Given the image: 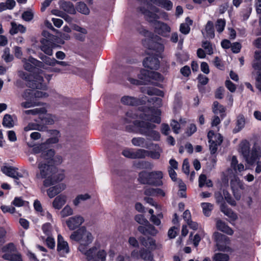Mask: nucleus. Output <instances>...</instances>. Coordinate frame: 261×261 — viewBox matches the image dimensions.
I'll use <instances>...</instances> for the list:
<instances>
[{
	"instance_id": "obj_1",
	"label": "nucleus",
	"mask_w": 261,
	"mask_h": 261,
	"mask_svg": "<svg viewBox=\"0 0 261 261\" xmlns=\"http://www.w3.org/2000/svg\"><path fill=\"white\" fill-rule=\"evenodd\" d=\"M161 111L152 108H146L145 111L140 114L134 113L129 111L126 113V116L130 118L129 121L139 117L142 120H135L133 123L138 128V133L146 136L148 139L158 141L160 140V133L154 129L156 126L148 121L160 123L161 119L159 117Z\"/></svg>"
},
{
	"instance_id": "obj_2",
	"label": "nucleus",
	"mask_w": 261,
	"mask_h": 261,
	"mask_svg": "<svg viewBox=\"0 0 261 261\" xmlns=\"http://www.w3.org/2000/svg\"><path fill=\"white\" fill-rule=\"evenodd\" d=\"M38 171L36 173V177L39 179L44 178L43 185L49 187L64 178V175L59 172L53 164L47 163L43 161H38Z\"/></svg>"
},
{
	"instance_id": "obj_3",
	"label": "nucleus",
	"mask_w": 261,
	"mask_h": 261,
	"mask_svg": "<svg viewBox=\"0 0 261 261\" xmlns=\"http://www.w3.org/2000/svg\"><path fill=\"white\" fill-rule=\"evenodd\" d=\"M70 238L72 240L79 242L80 245L78 249H81L82 250H83V247L88 246L94 240L92 233L88 231L84 226L73 231L70 235Z\"/></svg>"
},
{
	"instance_id": "obj_4",
	"label": "nucleus",
	"mask_w": 261,
	"mask_h": 261,
	"mask_svg": "<svg viewBox=\"0 0 261 261\" xmlns=\"http://www.w3.org/2000/svg\"><path fill=\"white\" fill-rule=\"evenodd\" d=\"M163 177V173L161 171H154L150 172L143 171L139 174L138 180L142 184L161 186L163 184L161 180Z\"/></svg>"
},
{
	"instance_id": "obj_5",
	"label": "nucleus",
	"mask_w": 261,
	"mask_h": 261,
	"mask_svg": "<svg viewBox=\"0 0 261 261\" xmlns=\"http://www.w3.org/2000/svg\"><path fill=\"white\" fill-rule=\"evenodd\" d=\"M240 147L242 155L249 164L253 163L261 156L260 147L258 146H254L250 152V144L247 141L242 142L240 144Z\"/></svg>"
},
{
	"instance_id": "obj_6",
	"label": "nucleus",
	"mask_w": 261,
	"mask_h": 261,
	"mask_svg": "<svg viewBox=\"0 0 261 261\" xmlns=\"http://www.w3.org/2000/svg\"><path fill=\"white\" fill-rule=\"evenodd\" d=\"M19 77L24 80L27 82V86L32 89H40L43 88V77L39 74H28L23 71H19Z\"/></svg>"
},
{
	"instance_id": "obj_7",
	"label": "nucleus",
	"mask_w": 261,
	"mask_h": 261,
	"mask_svg": "<svg viewBox=\"0 0 261 261\" xmlns=\"http://www.w3.org/2000/svg\"><path fill=\"white\" fill-rule=\"evenodd\" d=\"M5 253L3 255L4 259L12 261H23L21 254L17 252L14 244L11 243L3 247Z\"/></svg>"
},
{
	"instance_id": "obj_8",
	"label": "nucleus",
	"mask_w": 261,
	"mask_h": 261,
	"mask_svg": "<svg viewBox=\"0 0 261 261\" xmlns=\"http://www.w3.org/2000/svg\"><path fill=\"white\" fill-rule=\"evenodd\" d=\"M254 58L252 66L254 69L258 71L256 72H252V74L255 76L256 87L261 91V53L255 51Z\"/></svg>"
},
{
	"instance_id": "obj_9",
	"label": "nucleus",
	"mask_w": 261,
	"mask_h": 261,
	"mask_svg": "<svg viewBox=\"0 0 261 261\" xmlns=\"http://www.w3.org/2000/svg\"><path fill=\"white\" fill-rule=\"evenodd\" d=\"M139 11L144 15L145 19L150 23L153 24L158 22L160 16L156 14L159 12V9L155 6H151L150 10H148L145 8L141 7L138 8Z\"/></svg>"
},
{
	"instance_id": "obj_10",
	"label": "nucleus",
	"mask_w": 261,
	"mask_h": 261,
	"mask_svg": "<svg viewBox=\"0 0 261 261\" xmlns=\"http://www.w3.org/2000/svg\"><path fill=\"white\" fill-rule=\"evenodd\" d=\"M214 238L219 250H227V245L230 243V240L227 236L218 232H215L214 233Z\"/></svg>"
},
{
	"instance_id": "obj_11",
	"label": "nucleus",
	"mask_w": 261,
	"mask_h": 261,
	"mask_svg": "<svg viewBox=\"0 0 261 261\" xmlns=\"http://www.w3.org/2000/svg\"><path fill=\"white\" fill-rule=\"evenodd\" d=\"M230 187L234 197L237 200H239L241 198V193L239 191L240 190H244L245 187L243 183L234 174H233L230 180Z\"/></svg>"
},
{
	"instance_id": "obj_12",
	"label": "nucleus",
	"mask_w": 261,
	"mask_h": 261,
	"mask_svg": "<svg viewBox=\"0 0 261 261\" xmlns=\"http://www.w3.org/2000/svg\"><path fill=\"white\" fill-rule=\"evenodd\" d=\"M138 74V70L133 68H129L125 71V78L134 85H141L142 82L135 79L136 75Z\"/></svg>"
},
{
	"instance_id": "obj_13",
	"label": "nucleus",
	"mask_w": 261,
	"mask_h": 261,
	"mask_svg": "<svg viewBox=\"0 0 261 261\" xmlns=\"http://www.w3.org/2000/svg\"><path fill=\"white\" fill-rule=\"evenodd\" d=\"M141 74L139 75L140 79L146 80L147 77L155 81H162L163 80L162 75L158 72L150 71L145 69H142L140 71Z\"/></svg>"
},
{
	"instance_id": "obj_14",
	"label": "nucleus",
	"mask_w": 261,
	"mask_h": 261,
	"mask_svg": "<svg viewBox=\"0 0 261 261\" xmlns=\"http://www.w3.org/2000/svg\"><path fill=\"white\" fill-rule=\"evenodd\" d=\"M84 219L81 216H75L66 220V224L70 230H74L84 222Z\"/></svg>"
},
{
	"instance_id": "obj_15",
	"label": "nucleus",
	"mask_w": 261,
	"mask_h": 261,
	"mask_svg": "<svg viewBox=\"0 0 261 261\" xmlns=\"http://www.w3.org/2000/svg\"><path fill=\"white\" fill-rule=\"evenodd\" d=\"M57 251L62 256H64L69 252V247L68 243L64 240L61 235H58Z\"/></svg>"
},
{
	"instance_id": "obj_16",
	"label": "nucleus",
	"mask_w": 261,
	"mask_h": 261,
	"mask_svg": "<svg viewBox=\"0 0 261 261\" xmlns=\"http://www.w3.org/2000/svg\"><path fill=\"white\" fill-rule=\"evenodd\" d=\"M2 172L8 176L15 179L23 177V175L18 172V168L11 166H4L2 168Z\"/></svg>"
},
{
	"instance_id": "obj_17",
	"label": "nucleus",
	"mask_w": 261,
	"mask_h": 261,
	"mask_svg": "<svg viewBox=\"0 0 261 261\" xmlns=\"http://www.w3.org/2000/svg\"><path fill=\"white\" fill-rule=\"evenodd\" d=\"M145 67L152 70H157L160 67V62L158 59L153 56H149L145 58L143 61Z\"/></svg>"
},
{
	"instance_id": "obj_18",
	"label": "nucleus",
	"mask_w": 261,
	"mask_h": 261,
	"mask_svg": "<svg viewBox=\"0 0 261 261\" xmlns=\"http://www.w3.org/2000/svg\"><path fill=\"white\" fill-rule=\"evenodd\" d=\"M55 153L54 149H48L46 146V149L42 152L38 161H43L47 163L53 164Z\"/></svg>"
},
{
	"instance_id": "obj_19",
	"label": "nucleus",
	"mask_w": 261,
	"mask_h": 261,
	"mask_svg": "<svg viewBox=\"0 0 261 261\" xmlns=\"http://www.w3.org/2000/svg\"><path fill=\"white\" fill-rule=\"evenodd\" d=\"M155 32L158 34L164 36L171 31V29L166 23L158 21L153 24Z\"/></svg>"
},
{
	"instance_id": "obj_20",
	"label": "nucleus",
	"mask_w": 261,
	"mask_h": 261,
	"mask_svg": "<svg viewBox=\"0 0 261 261\" xmlns=\"http://www.w3.org/2000/svg\"><path fill=\"white\" fill-rule=\"evenodd\" d=\"M59 4L60 8L63 10L65 12L70 14H75L76 13V10L74 6L70 2L60 1Z\"/></svg>"
},
{
	"instance_id": "obj_21",
	"label": "nucleus",
	"mask_w": 261,
	"mask_h": 261,
	"mask_svg": "<svg viewBox=\"0 0 261 261\" xmlns=\"http://www.w3.org/2000/svg\"><path fill=\"white\" fill-rule=\"evenodd\" d=\"M121 102L125 105L136 106L141 104V100L135 97L124 96L121 98Z\"/></svg>"
},
{
	"instance_id": "obj_22",
	"label": "nucleus",
	"mask_w": 261,
	"mask_h": 261,
	"mask_svg": "<svg viewBox=\"0 0 261 261\" xmlns=\"http://www.w3.org/2000/svg\"><path fill=\"white\" fill-rule=\"evenodd\" d=\"M67 201V196L66 195L60 194L57 196L53 201V207L57 210H60L62 206L66 203Z\"/></svg>"
},
{
	"instance_id": "obj_23",
	"label": "nucleus",
	"mask_w": 261,
	"mask_h": 261,
	"mask_svg": "<svg viewBox=\"0 0 261 261\" xmlns=\"http://www.w3.org/2000/svg\"><path fill=\"white\" fill-rule=\"evenodd\" d=\"M65 189V185L63 184H60L49 188L47 191V193L49 197L51 198L61 192Z\"/></svg>"
},
{
	"instance_id": "obj_24",
	"label": "nucleus",
	"mask_w": 261,
	"mask_h": 261,
	"mask_svg": "<svg viewBox=\"0 0 261 261\" xmlns=\"http://www.w3.org/2000/svg\"><path fill=\"white\" fill-rule=\"evenodd\" d=\"M87 247L88 246L83 247V250L81 249H79L78 250L86 256L88 261H91L94 258L95 254L97 251V248L96 246H93L88 249Z\"/></svg>"
},
{
	"instance_id": "obj_25",
	"label": "nucleus",
	"mask_w": 261,
	"mask_h": 261,
	"mask_svg": "<svg viewBox=\"0 0 261 261\" xmlns=\"http://www.w3.org/2000/svg\"><path fill=\"white\" fill-rule=\"evenodd\" d=\"M216 227L218 230L228 235H232L233 233L232 229L220 219L216 220Z\"/></svg>"
},
{
	"instance_id": "obj_26",
	"label": "nucleus",
	"mask_w": 261,
	"mask_h": 261,
	"mask_svg": "<svg viewBox=\"0 0 261 261\" xmlns=\"http://www.w3.org/2000/svg\"><path fill=\"white\" fill-rule=\"evenodd\" d=\"M131 142L135 146L143 147L146 149L150 148V145L147 143L145 138L143 137H134L132 139Z\"/></svg>"
},
{
	"instance_id": "obj_27",
	"label": "nucleus",
	"mask_w": 261,
	"mask_h": 261,
	"mask_svg": "<svg viewBox=\"0 0 261 261\" xmlns=\"http://www.w3.org/2000/svg\"><path fill=\"white\" fill-rule=\"evenodd\" d=\"M246 120L244 116L239 114L236 119V126L233 129V133H237L241 131L245 125Z\"/></svg>"
},
{
	"instance_id": "obj_28",
	"label": "nucleus",
	"mask_w": 261,
	"mask_h": 261,
	"mask_svg": "<svg viewBox=\"0 0 261 261\" xmlns=\"http://www.w3.org/2000/svg\"><path fill=\"white\" fill-rule=\"evenodd\" d=\"M31 130H37L41 132H44L47 130V127L43 124L31 122L24 127V130L28 132Z\"/></svg>"
},
{
	"instance_id": "obj_29",
	"label": "nucleus",
	"mask_w": 261,
	"mask_h": 261,
	"mask_svg": "<svg viewBox=\"0 0 261 261\" xmlns=\"http://www.w3.org/2000/svg\"><path fill=\"white\" fill-rule=\"evenodd\" d=\"M11 29L9 31L11 35H13L18 32L24 33L26 31V28L21 24H17L15 22H11Z\"/></svg>"
},
{
	"instance_id": "obj_30",
	"label": "nucleus",
	"mask_w": 261,
	"mask_h": 261,
	"mask_svg": "<svg viewBox=\"0 0 261 261\" xmlns=\"http://www.w3.org/2000/svg\"><path fill=\"white\" fill-rule=\"evenodd\" d=\"M220 209L226 216L230 218L232 220H236L237 218V215L232 210L227 207L225 204H222L220 206Z\"/></svg>"
},
{
	"instance_id": "obj_31",
	"label": "nucleus",
	"mask_w": 261,
	"mask_h": 261,
	"mask_svg": "<svg viewBox=\"0 0 261 261\" xmlns=\"http://www.w3.org/2000/svg\"><path fill=\"white\" fill-rule=\"evenodd\" d=\"M215 137H217L218 139L217 143L215 142V141L214 140L211 141V142H209V148L211 154H214L216 152L218 148V145L221 144L223 141V138L220 134L216 135Z\"/></svg>"
},
{
	"instance_id": "obj_32",
	"label": "nucleus",
	"mask_w": 261,
	"mask_h": 261,
	"mask_svg": "<svg viewBox=\"0 0 261 261\" xmlns=\"http://www.w3.org/2000/svg\"><path fill=\"white\" fill-rule=\"evenodd\" d=\"M39 118L41 119L42 123L45 125H52L55 123L57 120V118L55 115L50 114H46L44 116H40Z\"/></svg>"
},
{
	"instance_id": "obj_33",
	"label": "nucleus",
	"mask_w": 261,
	"mask_h": 261,
	"mask_svg": "<svg viewBox=\"0 0 261 261\" xmlns=\"http://www.w3.org/2000/svg\"><path fill=\"white\" fill-rule=\"evenodd\" d=\"M139 255L140 258L144 261H154L152 254L144 248L139 250Z\"/></svg>"
},
{
	"instance_id": "obj_34",
	"label": "nucleus",
	"mask_w": 261,
	"mask_h": 261,
	"mask_svg": "<svg viewBox=\"0 0 261 261\" xmlns=\"http://www.w3.org/2000/svg\"><path fill=\"white\" fill-rule=\"evenodd\" d=\"M47 110L45 108H35L32 110H25L23 111V114L25 115H36L38 114H45Z\"/></svg>"
},
{
	"instance_id": "obj_35",
	"label": "nucleus",
	"mask_w": 261,
	"mask_h": 261,
	"mask_svg": "<svg viewBox=\"0 0 261 261\" xmlns=\"http://www.w3.org/2000/svg\"><path fill=\"white\" fill-rule=\"evenodd\" d=\"M76 10L80 13L88 15L90 13V10L84 2L77 3L76 7Z\"/></svg>"
},
{
	"instance_id": "obj_36",
	"label": "nucleus",
	"mask_w": 261,
	"mask_h": 261,
	"mask_svg": "<svg viewBox=\"0 0 261 261\" xmlns=\"http://www.w3.org/2000/svg\"><path fill=\"white\" fill-rule=\"evenodd\" d=\"M205 31L206 32V37L213 38L215 37L214 24L213 23L208 21L205 26Z\"/></svg>"
},
{
	"instance_id": "obj_37",
	"label": "nucleus",
	"mask_w": 261,
	"mask_h": 261,
	"mask_svg": "<svg viewBox=\"0 0 261 261\" xmlns=\"http://www.w3.org/2000/svg\"><path fill=\"white\" fill-rule=\"evenodd\" d=\"M148 150L144 149H138L134 151V159H143L147 156Z\"/></svg>"
},
{
	"instance_id": "obj_38",
	"label": "nucleus",
	"mask_w": 261,
	"mask_h": 261,
	"mask_svg": "<svg viewBox=\"0 0 261 261\" xmlns=\"http://www.w3.org/2000/svg\"><path fill=\"white\" fill-rule=\"evenodd\" d=\"M91 196L88 194H80L77 195L75 199L73 200V203L75 206H77L82 202L89 199Z\"/></svg>"
},
{
	"instance_id": "obj_39",
	"label": "nucleus",
	"mask_w": 261,
	"mask_h": 261,
	"mask_svg": "<svg viewBox=\"0 0 261 261\" xmlns=\"http://www.w3.org/2000/svg\"><path fill=\"white\" fill-rule=\"evenodd\" d=\"M3 124L4 126L8 128L12 127L14 126V122L12 116L9 114H6L3 118Z\"/></svg>"
},
{
	"instance_id": "obj_40",
	"label": "nucleus",
	"mask_w": 261,
	"mask_h": 261,
	"mask_svg": "<svg viewBox=\"0 0 261 261\" xmlns=\"http://www.w3.org/2000/svg\"><path fill=\"white\" fill-rule=\"evenodd\" d=\"M201 206L203 209V213L206 216H209L213 210V205L210 203H202Z\"/></svg>"
},
{
	"instance_id": "obj_41",
	"label": "nucleus",
	"mask_w": 261,
	"mask_h": 261,
	"mask_svg": "<svg viewBox=\"0 0 261 261\" xmlns=\"http://www.w3.org/2000/svg\"><path fill=\"white\" fill-rule=\"evenodd\" d=\"M229 256L224 253H216L213 257V261H228Z\"/></svg>"
},
{
	"instance_id": "obj_42",
	"label": "nucleus",
	"mask_w": 261,
	"mask_h": 261,
	"mask_svg": "<svg viewBox=\"0 0 261 261\" xmlns=\"http://www.w3.org/2000/svg\"><path fill=\"white\" fill-rule=\"evenodd\" d=\"M158 6L161 7L167 11H170L173 8V3L170 0H162Z\"/></svg>"
},
{
	"instance_id": "obj_43",
	"label": "nucleus",
	"mask_w": 261,
	"mask_h": 261,
	"mask_svg": "<svg viewBox=\"0 0 261 261\" xmlns=\"http://www.w3.org/2000/svg\"><path fill=\"white\" fill-rule=\"evenodd\" d=\"M73 214V210L68 205H66L60 212L62 218H65Z\"/></svg>"
},
{
	"instance_id": "obj_44",
	"label": "nucleus",
	"mask_w": 261,
	"mask_h": 261,
	"mask_svg": "<svg viewBox=\"0 0 261 261\" xmlns=\"http://www.w3.org/2000/svg\"><path fill=\"white\" fill-rule=\"evenodd\" d=\"M2 58L6 62H11L13 60V56L10 54L9 48H5L4 49Z\"/></svg>"
},
{
	"instance_id": "obj_45",
	"label": "nucleus",
	"mask_w": 261,
	"mask_h": 261,
	"mask_svg": "<svg viewBox=\"0 0 261 261\" xmlns=\"http://www.w3.org/2000/svg\"><path fill=\"white\" fill-rule=\"evenodd\" d=\"M225 25V21L224 19H218L216 23V29L217 31L221 33L224 29Z\"/></svg>"
},
{
	"instance_id": "obj_46",
	"label": "nucleus",
	"mask_w": 261,
	"mask_h": 261,
	"mask_svg": "<svg viewBox=\"0 0 261 261\" xmlns=\"http://www.w3.org/2000/svg\"><path fill=\"white\" fill-rule=\"evenodd\" d=\"M140 241H141L142 245H144V246L147 247L149 245L150 247H151L152 249L155 248V241L153 239L150 238H148V244L146 242V240H145V238H141L140 239Z\"/></svg>"
},
{
	"instance_id": "obj_47",
	"label": "nucleus",
	"mask_w": 261,
	"mask_h": 261,
	"mask_svg": "<svg viewBox=\"0 0 261 261\" xmlns=\"http://www.w3.org/2000/svg\"><path fill=\"white\" fill-rule=\"evenodd\" d=\"M22 18L26 21H30L34 17V13L32 11L24 12L21 15Z\"/></svg>"
},
{
	"instance_id": "obj_48",
	"label": "nucleus",
	"mask_w": 261,
	"mask_h": 261,
	"mask_svg": "<svg viewBox=\"0 0 261 261\" xmlns=\"http://www.w3.org/2000/svg\"><path fill=\"white\" fill-rule=\"evenodd\" d=\"M34 90L27 89L23 93L22 96L26 100H32L34 98Z\"/></svg>"
},
{
	"instance_id": "obj_49",
	"label": "nucleus",
	"mask_w": 261,
	"mask_h": 261,
	"mask_svg": "<svg viewBox=\"0 0 261 261\" xmlns=\"http://www.w3.org/2000/svg\"><path fill=\"white\" fill-rule=\"evenodd\" d=\"M223 195L226 201L232 206L236 204V201L232 199L230 194L226 191H223Z\"/></svg>"
},
{
	"instance_id": "obj_50",
	"label": "nucleus",
	"mask_w": 261,
	"mask_h": 261,
	"mask_svg": "<svg viewBox=\"0 0 261 261\" xmlns=\"http://www.w3.org/2000/svg\"><path fill=\"white\" fill-rule=\"evenodd\" d=\"M202 46L205 50L206 53L208 55H212L213 53V48L212 46V44L210 42L207 41H203L202 42Z\"/></svg>"
},
{
	"instance_id": "obj_51",
	"label": "nucleus",
	"mask_w": 261,
	"mask_h": 261,
	"mask_svg": "<svg viewBox=\"0 0 261 261\" xmlns=\"http://www.w3.org/2000/svg\"><path fill=\"white\" fill-rule=\"evenodd\" d=\"M47 145L45 143H42L38 146H35L33 148V152L35 154L39 153H42L44 150L46 149Z\"/></svg>"
},
{
	"instance_id": "obj_52",
	"label": "nucleus",
	"mask_w": 261,
	"mask_h": 261,
	"mask_svg": "<svg viewBox=\"0 0 261 261\" xmlns=\"http://www.w3.org/2000/svg\"><path fill=\"white\" fill-rule=\"evenodd\" d=\"M135 220L139 224L144 226L148 223V221L142 215H137L135 217Z\"/></svg>"
},
{
	"instance_id": "obj_53",
	"label": "nucleus",
	"mask_w": 261,
	"mask_h": 261,
	"mask_svg": "<svg viewBox=\"0 0 261 261\" xmlns=\"http://www.w3.org/2000/svg\"><path fill=\"white\" fill-rule=\"evenodd\" d=\"M145 226L147 227V234L154 236L158 233V231L156 230L154 226L150 224L149 222L147 224H146Z\"/></svg>"
},
{
	"instance_id": "obj_54",
	"label": "nucleus",
	"mask_w": 261,
	"mask_h": 261,
	"mask_svg": "<svg viewBox=\"0 0 261 261\" xmlns=\"http://www.w3.org/2000/svg\"><path fill=\"white\" fill-rule=\"evenodd\" d=\"M144 93L147 94L149 95H161L160 93H162L161 91H159L158 90L156 89H150L147 88L146 89H145L144 90L142 91Z\"/></svg>"
},
{
	"instance_id": "obj_55",
	"label": "nucleus",
	"mask_w": 261,
	"mask_h": 261,
	"mask_svg": "<svg viewBox=\"0 0 261 261\" xmlns=\"http://www.w3.org/2000/svg\"><path fill=\"white\" fill-rule=\"evenodd\" d=\"M170 125H171L173 132L175 134H177L179 133V130L180 129V124H179V123L177 121H176L174 120H172L170 123Z\"/></svg>"
},
{
	"instance_id": "obj_56",
	"label": "nucleus",
	"mask_w": 261,
	"mask_h": 261,
	"mask_svg": "<svg viewBox=\"0 0 261 261\" xmlns=\"http://www.w3.org/2000/svg\"><path fill=\"white\" fill-rule=\"evenodd\" d=\"M41 50L43 51L45 54L48 56L53 55L52 48L47 45L43 44L40 46Z\"/></svg>"
},
{
	"instance_id": "obj_57",
	"label": "nucleus",
	"mask_w": 261,
	"mask_h": 261,
	"mask_svg": "<svg viewBox=\"0 0 261 261\" xmlns=\"http://www.w3.org/2000/svg\"><path fill=\"white\" fill-rule=\"evenodd\" d=\"M122 154L125 157L134 159V150L132 149H126L123 150Z\"/></svg>"
},
{
	"instance_id": "obj_58",
	"label": "nucleus",
	"mask_w": 261,
	"mask_h": 261,
	"mask_svg": "<svg viewBox=\"0 0 261 261\" xmlns=\"http://www.w3.org/2000/svg\"><path fill=\"white\" fill-rule=\"evenodd\" d=\"M2 211L4 213H10L11 214H13L15 212V208L14 206H6V205H2L1 207Z\"/></svg>"
},
{
	"instance_id": "obj_59",
	"label": "nucleus",
	"mask_w": 261,
	"mask_h": 261,
	"mask_svg": "<svg viewBox=\"0 0 261 261\" xmlns=\"http://www.w3.org/2000/svg\"><path fill=\"white\" fill-rule=\"evenodd\" d=\"M22 62L23 63V67L26 70L31 71L33 70L34 67L31 62L29 61L28 59H23Z\"/></svg>"
},
{
	"instance_id": "obj_60",
	"label": "nucleus",
	"mask_w": 261,
	"mask_h": 261,
	"mask_svg": "<svg viewBox=\"0 0 261 261\" xmlns=\"http://www.w3.org/2000/svg\"><path fill=\"white\" fill-rule=\"evenodd\" d=\"M12 204L15 206H22L24 204V201L21 197H15Z\"/></svg>"
},
{
	"instance_id": "obj_61",
	"label": "nucleus",
	"mask_w": 261,
	"mask_h": 261,
	"mask_svg": "<svg viewBox=\"0 0 261 261\" xmlns=\"http://www.w3.org/2000/svg\"><path fill=\"white\" fill-rule=\"evenodd\" d=\"M144 194L147 196H155V188H145L144 189Z\"/></svg>"
},
{
	"instance_id": "obj_62",
	"label": "nucleus",
	"mask_w": 261,
	"mask_h": 261,
	"mask_svg": "<svg viewBox=\"0 0 261 261\" xmlns=\"http://www.w3.org/2000/svg\"><path fill=\"white\" fill-rule=\"evenodd\" d=\"M96 256L97 258L101 261H106L107 252L103 249L99 250L97 252Z\"/></svg>"
},
{
	"instance_id": "obj_63",
	"label": "nucleus",
	"mask_w": 261,
	"mask_h": 261,
	"mask_svg": "<svg viewBox=\"0 0 261 261\" xmlns=\"http://www.w3.org/2000/svg\"><path fill=\"white\" fill-rule=\"evenodd\" d=\"M225 86L231 92H234L236 90V85L230 80L225 81Z\"/></svg>"
},
{
	"instance_id": "obj_64",
	"label": "nucleus",
	"mask_w": 261,
	"mask_h": 261,
	"mask_svg": "<svg viewBox=\"0 0 261 261\" xmlns=\"http://www.w3.org/2000/svg\"><path fill=\"white\" fill-rule=\"evenodd\" d=\"M231 50L234 53H238L240 51L241 45L239 42H234L231 45Z\"/></svg>"
}]
</instances>
